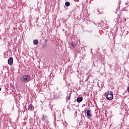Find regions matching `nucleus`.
<instances>
[{"label":"nucleus","mask_w":129,"mask_h":129,"mask_svg":"<svg viewBox=\"0 0 129 129\" xmlns=\"http://www.w3.org/2000/svg\"><path fill=\"white\" fill-rule=\"evenodd\" d=\"M20 80L24 83H28L31 81V76L29 75H24L21 77Z\"/></svg>","instance_id":"nucleus-1"},{"label":"nucleus","mask_w":129,"mask_h":129,"mask_svg":"<svg viewBox=\"0 0 129 129\" xmlns=\"http://www.w3.org/2000/svg\"><path fill=\"white\" fill-rule=\"evenodd\" d=\"M104 95L108 100H112L113 99V94L112 91H108L107 93H104Z\"/></svg>","instance_id":"nucleus-2"},{"label":"nucleus","mask_w":129,"mask_h":129,"mask_svg":"<svg viewBox=\"0 0 129 129\" xmlns=\"http://www.w3.org/2000/svg\"><path fill=\"white\" fill-rule=\"evenodd\" d=\"M69 47L70 48H72L73 49H74L76 48V44H75V42H73V41H72L69 43Z\"/></svg>","instance_id":"nucleus-3"},{"label":"nucleus","mask_w":129,"mask_h":129,"mask_svg":"<svg viewBox=\"0 0 129 129\" xmlns=\"http://www.w3.org/2000/svg\"><path fill=\"white\" fill-rule=\"evenodd\" d=\"M8 63L9 65L13 64V63H14V58L12 57H10L8 60Z\"/></svg>","instance_id":"nucleus-4"},{"label":"nucleus","mask_w":129,"mask_h":129,"mask_svg":"<svg viewBox=\"0 0 129 129\" xmlns=\"http://www.w3.org/2000/svg\"><path fill=\"white\" fill-rule=\"evenodd\" d=\"M42 120L44 121V122H47V121H48V116L46 115H43Z\"/></svg>","instance_id":"nucleus-5"},{"label":"nucleus","mask_w":129,"mask_h":129,"mask_svg":"<svg viewBox=\"0 0 129 129\" xmlns=\"http://www.w3.org/2000/svg\"><path fill=\"white\" fill-rule=\"evenodd\" d=\"M92 114L91 113V111L90 110H88L87 111V116L88 117H91Z\"/></svg>","instance_id":"nucleus-6"},{"label":"nucleus","mask_w":129,"mask_h":129,"mask_svg":"<svg viewBox=\"0 0 129 129\" xmlns=\"http://www.w3.org/2000/svg\"><path fill=\"white\" fill-rule=\"evenodd\" d=\"M82 100H83V98L82 97H78L77 98V102H79V103L82 102Z\"/></svg>","instance_id":"nucleus-7"},{"label":"nucleus","mask_w":129,"mask_h":129,"mask_svg":"<svg viewBox=\"0 0 129 129\" xmlns=\"http://www.w3.org/2000/svg\"><path fill=\"white\" fill-rule=\"evenodd\" d=\"M33 44L34 45H38L39 44V40L35 39L33 40Z\"/></svg>","instance_id":"nucleus-8"},{"label":"nucleus","mask_w":129,"mask_h":129,"mask_svg":"<svg viewBox=\"0 0 129 129\" xmlns=\"http://www.w3.org/2000/svg\"><path fill=\"white\" fill-rule=\"evenodd\" d=\"M28 109L29 110H32L33 109V105L30 104L28 106Z\"/></svg>","instance_id":"nucleus-9"},{"label":"nucleus","mask_w":129,"mask_h":129,"mask_svg":"<svg viewBox=\"0 0 129 129\" xmlns=\"http://www.w3.org/2000/svg\"><path fill=\"white\" fill-rule=\"evenodd\" d=\"M65 6H66V7H69V6H70V3H69L68 2H66Z\"/></svg>","instance_id":"nucleus-10"},{"label":"nucleus","mask_w":129,"mask_h":129,"mask_svg":"<svg viewBox=\"0 0 129 129\" xmlns=\"http://www.w3.org/2000/svg\"><path fill=\"white\" fill-rule=\"evenodd\" d=\"M123 11H125V12H126V11H128V8H123Z\"/></svg>","instance_id":"nucleus-11"},{"label":"nucleus","mask_w":129,"mask_h":129,"mask_svg":"<svg viewBox=\"0 0 129 129\" xmlns=\"http://www.w3.org/2000/svg\"><path fill=\"white\" fill-rule=\"evenodd\" d=\"M43 48H46L47 47V44H43Z\"/></svg>","instance_id":"nucleus-12"},{"label":"nucleus","mask_w":129,"mask_h":129,"mask_svg":"<svg viewBox=\"0 0 129 129\" xmlns=\"http://www.w3.org/2000/svg\"><path fill=\"white\" fill-rule=\"evenodd\" d=\"M66 98H67V100H70V97H69V96H67Z\"/></svg>","instance_id":"nucleus-13"},{"label":"nucleus","mask_w":129,"mask_h":129,"mask_svg":"<svg viewBox=\"0 0 129 129\" xmlns=\"http://www.w3.org/2000/svg\"><path fill=\"white\" fill-rule=\"evenodd\" d=\"M64 30L63 29H62V32H64Z\"/></svg>","instance_id":"nucleus-14"},{"label":"nucleus","mask_w":129,"mask_h":129,"mask_svg":"<svg viewBox=\"0 0 129 129\" xmlns=\"http://www.w3.org/2000/svg\"><path fill=\"white\" fill-rule=\"evenodd\" d=\"M1 90H2V88H0V91H1Z\"/></svg>","instance_id":"nucleus-15"}]
</instances>
